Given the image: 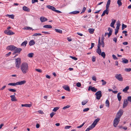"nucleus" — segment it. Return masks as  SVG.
I'll list each match as a JSON object with an SVG mask.
<instances>
[{
  "instance_id": "nucleus-25",
  "label": "nucleus",
  "mask_w": 131,
  "mask_h": 131,
  "mask_svg": "<svg viewBox=\"0 0 131 131\" xmlns=\"http://www.w3.org/2000/svg\"><path fill=\"white\" fill-rule=\"evenodd\" d=\"M122 62L123 63H127L128 62V60L125 58H122Z\"/></svg>"
},
{
  "instance_id": "nucleus-9",
  "label": "nucleus",
  "mask_w": 131,
  "mask_h": 131,
  "mask_svg": "<svg viewBox=\"0 0 131 131\" xmlns=\"http://www.w3.org/2000/svg\"><path fill=\"white\" fill-rule=\"evenodd\" d=\"M128 103V102L127 100H124L123 108H124L125 107L127 106Z\"/></svg>"
},
{
  "instance_id": "nucleus-53",
  "label": "nucleus",
  "mask_w": 131,
  "mask_h": 131,
  "mask_svg": "<svg viewBox=\"0 0 131 131\" xmlns=\"http://www.w3.org/2000/svg\"><path fill=\"white\" fill-rule=\"evenodd\" d=\"M85 123H83L81 125L78 126L77 127V128H79L82 127L84 124Z\"/></svg>"
},
{
  "instance_id": "nucleus-48",
  "label": "nucleus",
  "mask_w": 131,
  "mask_h": 131,
  "mask_svg": "<svg viewBox=\"0 0 131 131\" xmlns=\"http://www.w3.org/2000/svg\"><path fill=\"white\" fill-rule=\"evenodd\" d=\"M70 107V105H67L66 106H64L63 107L62 109L63 110H65L66 108H68L69 107Z\"/></svg>"
},
{
  "instance_id": "nucleus-52",
  "label": "nucleus",
  "mask_w": 131,
  "mask_h": 131,
  "mask_svg": "<svg viewBox=\"0 0 131 131\" xmlns=\"http://www.w3.org/2000/svg\"><path fill=\"white\" fill-rule=\"evenodd\" d=\"M89 109H90L89 108H86L84 109L83 110V111L84 112H87L89 110Z\"/></svg>"
},
{
  "instance_id": "nucleus-17",
  "label": "nucleus",
  "mask_w": 131,
  "mask_h": 131,
  "mask_svg": "<svg viewBox=\"0 0 131 131\" xmlns=\"http://www.w3.org/2000/svg\"><path fill=\"white\" fill-rule=\"evenodd\" d=\"M63 88L65 90L70 91V89L68 85H65L63 86Z\"/></svg>"
},
{
  "instance_id": "nucleus-63",
  "label": "nucleus",
  "mask_w": 131,
  "mask_h": 131,
  "mask_svg": "<svg viewBox=\"0 0 131 131\" xmlns=\"http://www.w3.org/2000/svg\"><path fill=\"white\" fill-rule=\"evenodd\" d=\"M11 54V52H9L6 54L5 56L6 57H8Z\"/></svg>"
},
{
  "instance_id": "nucleus-59",
  "label": "nucleus",
  "mask_w": 131,
  "mask_h": 131,
  "mask_svg": "<svg viewBox=\"0 0 131 131\" xmlns=\"http://www.w3.org/2000/svg\"><path fill=\"white\" fill-rule=\"evenodd\" d=\"M128 101H129L130 102H131V96H129L127 97Z\"/></svg>"
},
{
  "instance_id": "nucleus-15",
  "label": "nucleus",
  "mask_w": 131,
  "mask_h": 131,
  "mask_svg": "<svg viewBox=\"0 0 131 131\" xmlns=\"http://www.w3.org/2000/svg\"><path fill=\"white\" fill-rule=\"evenodd\" d=\"M21 49L19 48H17L16 47V48L15 50V53H20V52L21 51Z\"/></svg>"
},
{
  "instance_id": "nucleus-35",
  "label": "nucleus",
  "mask_w": 131,
  "mask_h": 131,
  "mask_svg": "<svg viewBox=\"0 0 131 131\" xmlns=\"http://www.w3.org/2000/svg\"><path fill=\"white\" fill-rule=\"evenodd\" d=\"M88 30L90 34H92L94 32V29L93 28H90Z\"/></svg>"
},
{
  "instance_id": "nucleus-8",
  "label": "nucleus",
  "mask_w": 131,
  "mask_h": 131,
  "mask_svg": "<svg viewBox=\"0 0 131 131\" xmlns=\"http://www.w3.org/2000/svg\"><path fill=\"white\" fill-rule=\"evenodd\" d=\"M90 90L93 92H96L97 90V89L96 88H95L94 87H92L91 86H90L88 88V91H89Z\"/></svg>"
},
{
  "instance_id": "nucleus-24",
  "label": "nucleus",
  "mask_w": 131,
  "mask_h": 131,
  "mask_svg": "<svg viewBox=\"0 0 131 131\" xmlns=\"http://www.w3.org/2000/svg\"><path fill=\"white\" fill-rule=\"evenodd\" d=\"M35 43V42L34 40H31L29 42V45L30 46H31L34 45Z\"/></svg>"
},
{
  "instance_id": "nucleus-44",
  "label": "nucleus",
  "mask_w": 131,
  "mask_h": 131,
  "mask_svg": "<svg viewBox=\"0 0 131 131\" xmlns=\"http://www.w3.org/2000/svg\"><path fill=\"white\" fill-rule=\"evenodd\" d=\"M95 126L92 124L91 126H89V127L90 128V129L91 130L94 128Z\"/></svg>"
},
{
  "instance_id": "nucleus-13",
  "label": "nucleus",
  "mask_w": 131,
  "mask_h": 131,
  "mask_svg": "<svg viewBox=\"0 0 131 131\" xmlns=\"http://www.w3.org/2000/svg\"><path fill=\"white\" fill-rule=\"evenodd\" d=\"M46 7L48 8L51 9L52 10L54 11L55 9H56V8L50 5H47Z\"/></svg>"
},
{
  "instance_id": "nucleus-10",
  "label": "nucleus",
  "mask_w": 131,
  "mask_h": 131,
  "mask_svg": "<svg viewBox=\"0 0 131 131\" xmlns=\"http://www.w3.org/2000/svg\"><path fill=\"white\" fill-rule=\"evenodd\" d=\"M26 82V81L25 80H24L20 81H19L17 82V85H22L25 84Z\"/></svg>"
},
{
  "instance_id": "nucleus-34",
  "label": "nucleus",
  "mask_w": 131,
  "mask_h": 131,
  "mask_svg": "<svg viewBox=\"0 0 131 131\" xmlns=\"http://www.w3.org/2000/svg\"><path fill=\"white\" fill-rule=\"evenodd\" d=\"M34 55V54L33 53H29L27 55V56L28 57L30 58H32Z\"/></svg>"
},
{
  "instance_id": "nucleus-21",
  "label": "nucleus",
  "mask_w": 131,
  "mask_h": 131,
  "mask_svg": "<svg viewBox=\"0 0 131 131\" xmlns=\"http://www.w3.org/2000/svg\"><path fill=\"white\" fill-rule=\"evenodd\" d=\"M21 106L22 107H30L31 106V104H22L21 105Z\"/></svg>"
},
{
  "instance_id": "nucleus-28",
  "label": "nucleus",
  "mask_w": 131,
  "mask_h": 131,
  "mask_svg": "<svg viewBox=\"0 0 131 131\" xmlns=\"http://www.w3.org/2000/svg\"><path fill=\"white\" fill-rule=\"evenodd\" d=\"M99 55H101L103 57V58H105V53L104 52H101L100 54Z\"/></svg>"
},
{
  "instance_id": "nucleus-64",
  "label": "nucleus",
  "mask_w": 131,
  "mask_h": 131,
  "mask_svg": "<svg viewBox=\"0 0 131 131\" xmlns=\"http://www.w3.org/2000/svg\"><path fill=\"white\" fill-rule=\"evenodd\" d=\"M117 26H119L121 25V24H120V22L118 20L117 21Z\"/></svg>"
},
{
  "instance_id": "nucleus-18",
  "label": "nucleus",
  "mask_w": 131,
  "mask_h": 131,
  "mask_svg": "<svg viewBox=\"0 0 131 131\" xmlns=\"http://www.w3.org/2000/svg\"><path fill=\"white\" fill-rule=\"evenodd\" d=\"M116 22V20H114V19H112V22L110 26L111 27H112L113 28H114L115 27L114 26V25L115 24V22Z\"/></svg>"
},
{
  "instance_id": "nucleus-33",
  "label": "nucleus",
  "mask_w": 131,
  "mask_h": 131,
  "mask_svg": "<svg viewBox=\"0 0 131 131\" xmlns=\"http://www.w3.org/2000/svg\"><path fill=\"white\" fill-rule=\"evenodd\" d=\"M8 85L11 86H15L17 85V82L16 83H10L8 84Z\"/></svg>"
},
{
  "instance_id": "nucleus-2",
  "label": "nucleus",
  "mask_w": 131,
  "mask_h": 131,
  "mask_svg": "<svg viewBox=\"0 0 131 131\" xmlns=\"http://www.w3.org/2000/svg\"><path fill=\"white\" fill-rule=\"evenodd\" d=\"M21 62V60L20 58H18L15 59V65L17 69H19L20 67Z\"/></svg>"
},
{
  "instance_id": "nucleus-51",
  "label": "nucleus",
  "mask_w": 131,
  "mask_h": 131,
  "mask_svg": "<svg viewBox=\"0 0 131 131\" xmlns=\"http://www.w3.org/2000/svg\"><path fill=\"white\" fill-rule=\"evenodd\" d=\"M125 70L127 72H130L131 71V68H126L125 69Z\"/></svg>"
},
{
  "instance_id": "nucleus-55",
  "label": "nucleus",
  "mask_w": 131,
  "mask_h": 131,
  "mask_svg": "<svg viewBox=\"0 0 131 131\" xmlns=\"http://www.w3.org/2000/svg\"><path fill=\"white\" fill-rule=\"evenodd\" d=\"M70 57L74 60H77V58L75 57L70 56Z\"/></svg>"
},
{
  "instance_id": "nucleus-38",
  "label": "nucleus",
  "mask_w": 131,
  "mask_h": 131,
  "mask_svg": "<svg viewBox=\"0 0 131 131\" xmlns=\"http://www.w3.org/2000/svg\"><path fill=\"white\" fill-rule=\"evenodd\" d=\"M8 90L10 91L13 92H15L16 91V90L12 89H8Z\"/></svg>"
},
{
  "instance_id": "nucleus-1",
  "label": "nucleus",
  "mask_w": 131,
  "mask_h": 131,
  "mask_svg": "<svg viewBox=\"0 0 131 131\" xmlns=\"http://www.w3.org/2000/svg\"><path fill=\"white\" fill-rule=\"evenodd\" d=\"M20 69L22 73L25 74L27 73L29 70V66L28 63L26 62H23L21 65Z\"/></svg>"
},
{
  "instance_id": "nucleus-37",
  "label": "nucleus",
  "mask_w": 131,
  "mask_h": 131,
  "mask_svg": "<svg viewBox=\"0 0 131 131\" xmlns=\"http://www.w3.org/2000/svg\"><path fill=\"white\" fill-rule=\"evenodd\" d=\"M96 52L99 55L101 53V50L100 49H97Z\"/></svg>"
},
{
  "instance_id": "nucleus-3",
  "label": "nucleus",
  "mask_w": 131,
  "mask_h": 131,
  "mask_svg": "<svg viewBox=\"0 0 131 131\" xmlns=\"http://www.w3.org/2000/svg\"><path fill=\"white\" fill-rule=\"evenodd\" d=\"M123 112L124 111L123 110L120 109L117 113L116 116V117L120 119L123 115Z\"/></svg>"
},
{
  "instance_id": "nucleus-40",
  "label": "nucleus",
  "mask_w": 131,
  "mask_h": 131,
  "mask_svg": "<svg viewBox=\"0 0 131 131\" xmlns=\"http://www.w3.org/2000/svg\"><path fill=\"white\" fill-rule=\"evenodd\" d=\"M117 3L119 6H121L122 5V3L120 0H118L117 1Z\"/></svg>"
},
{
  "instance_id": "nucleus-43",
  "label": "nucleus",
  "mask_w": 131,
  "mask_h": 131,
  "mask_svg": "<svg viewBox=\"0 0 131 131\" xmlns=\"http://www.w3.org/2000/svg\"><path fill=\"white\" fill-rule=\"evenodd\" d=\"M122 30H123L125 28H126L127 26L126 25H124V24H123L122 25Z\"/></svg>"
},
{
  "instance_id": "nucleus-23",
  "label": "nucleus",
  "mask_w": 131,
  "mask_h": 131,
  "mask_svg": "<svg viewBox=\"0 0 131 131\" xmlns=\"http://www.w3.org/2000/svg\"><path fill=\"white\" fill-rule=\"evenodd\" d=\"M43 27L47 28H52V26L50 25H45L43 26Z\"/></svg>"
},
{
  "instance_id": "nucleus-22",
  "label": "nucleus",
  "mask_w": 131,
  "mask_h": 131,
  "mask_svg": "<svg viewBox=\"0 0 131 131\" xmlns=\"http://www.w3.org/2000/svg\"><path fill=\"white\" fill-rule=\"evenodd\" d=\"M27 42L26 40H25L21 44V46L22 47H25L26 45L27 44Z\"/></svg>"
},
{
  "instance_id": "nucleus-61",
  "label": "nucleus",
  "mask_w": 131,
  "mask_h": 131,
  "mask_svg": "<svg viewBox=\"0 0 131 131\" xmlns=\"http://www.w3.org/2000/svg\"><path fill=\"white\" fill-rule=\"evenodd\" d=\"M92 80H93L94 81H96V77L94 76H92Z\"/></svg>"
},
{
  "instance_id": "nucleus-62",
  "label": "nucleus",
  "mask_w": 131,
  "mask_h": 131,
  "mask_svg": "<svg viewBox=\"0 0 131 131\" xmlns=\"http://www.w3.org/2000/svg\"><path fill=\"white\" fill-rule=\"evenodd\" d=\"M112 57L115 60H117V58L116 57V56L114 54H113Z\"/></svg>"
},
{
  "instance_id": "nucleus-12",
  "label": "nucleus",
  "mask_w": 131,
  "mask_h": 131,
  "mask_svg": "<svg viewBox=\"0 0 131 131\" xmlns=\"http://www.w3.org/2000/svg\"><path fill=\"white\" fill-rule=\"evenodd\" d=\"M108 31H109L108 34V37H109L112 34L113 30L110 27H108Z\"/></svg>"
},
{
  "instance_id": "nucleus-36",
  "label": "nucleus",
  "mask_w": 131,
  "mask_h": 131,
  "mask_svg": "<svg viewBox=\"0 0 131 131\" xmlns=\"http://www.w3.org/2000/svg\"><path fill=\"white\" fill-rule=\"evenodd\" d=\"M88 102L87 100H84L82 102V105H85Z\"/></svg>"
},
{
  "instance_id": "nucleus-11",
  "label": "nucleus",
  "mask_w": 131,
  "mask_h": 131,
  "mask_svg": "<svg viewBox=\"0 0 131 131\" xmlns=\"http://www.w3.org/2000/svg\"><path fill=\"white\" fill-rule=\"evenodd\" d=\"M40 20L41 22H43L47 20V19L44 17L42 16L40 18Z\"/></svg>"
},
{
  "instance_id": "nucleus-7",
  "label": "nucleus",
  "mask_w": 131,
  "mask_h": 131,
  "mask_svg": "<svg viewBox=\"0 0 131 131\" xmlns=\"http://www.w3.org/2000/svg\"><path fill=\"white\" fill-rule=\"evenodd\" d=\"M16 48V47L14 46H7L6 48V49L7 50H11V51H13L15 50Z\"/></svg>"
},
{
  "instance_id": "nucleus-46",
  "label": "nucleus",
  "mask_w": 131,
  "mask_h": 131,
  "mask_svg": "<svg viewBox=\"0 0 131 131\" xmlns=\"http://www.w3.org/2000/svg\"><path fill=\"white\" fill-rule=\"evenodd\" d=\"M101 81L102 83V85H105L106 84V82L104 81V80H102Z\"/></svg>"
},
{
  "instance_id": "nucleus-60",
  "label": "nucleus",
  "mask_w": 131,
  "mask_h": 131,
  "mask_svg": "<svg viewBox=\"0 0 131 131\" xmlns=\"http://www.w3.org/2000/svg\"><path fill=\"white\" fill-rule=\"evenodd\" d=\"M71 127V126H67L65 127L64 128L65 129H69Z\"/></svg>"
},
{
  "instance_id": "nucleus-47",
  "label": "nucleus",
  "mask_w": 131,
  "mask_h": 131,
  "mask_svg": "<svg viewBox=\"0 0 131 131\" xmlns=\"http://www.w3.org/2000/svg\"><path fill=\"white\" fill-rule=\"evenodd\" d=\"M41 34L40 33H35L33 35V36H41Z\"/></svg>"
},
{
  "instance_id": "nucleus-49",
  "label": "nucleus",
  "mask_w": 131,
  "mask_h": 131,
  "mask_svg": "<svg viewBox=\"0 0 131 131\" xmlns=\"http://www.w3.org/2000/svg\"><path fill=\"white\" fill-rule=\"evenodd\" d=\"M76 85L78 87H79L81 86V84L80 82H78L76 83Z\"/></svg>"
},
{
  "instance_id": "nucleus-5",
  "label": "nucleus",
  "mask_w": 131,
  "mask_h": 131,
  "mask_svg": "<svg viewBox=\"0 0 131 131\" xmlns=\"http://www.w3.org/2000/svg\"><path fill=\"white\" fill-rule=\"evenodd\" d=\"M120 121V119L117 118H116L114 119L113 122V126L114 127H116L118 124L119 123Z\"/></svg>"
},
{
  "instance_id": "nucleus-42",
  "label": "nucleus",
  "mask_w": 131,
  "mask_h": 131,
  "mask_svg": "<svg viewBox=\"0 0 131 131\" xmlns=\"http://www.w3.org/2000/svg\"><path fill=\"white\" fill-rule=\"evenodd\" d=\"M23 29H24L27 30H31L32 29V28L29 27H25L24 28H23Z\"/></svg>"
},
{
  "instance_id": "nucleus-14",
  "label": "nucleus",
  "mask_w": 131,
  "mask_h": 131,
  "mask_svg": "<svg viewBox=\"0 0 131 131\" xmlns=\"http://www.w3.org/2000/svg\"><path fill=\"white\" fill-rule=\"evenodd\" d=\"M100 119L99 118H97L92 123V124L95 126L97 123L99 121Z\"/></svg>"
},
{
  "instance_id": "nucleus-58",
  "label": "nucleus",
  "mask_w": 131,
  "mask_h": 131,
  "mask_svg": "<svg viewBox=\"0 0 131 131\" xmlns=\"http://www.w3.org/2000/svg\"><path fill=\"white\" fill-rule=\"evenodd\" d=\"M35 70H36V71H37L38 72L40 73H41L42 72V71L40 69H35Z\"/></svg>"
},
{
  "instance_id": "nucleus-4",
  "label": "nucleus",
  "mask_w": 131,
  "mask_h": 131,
  "mask_svg": "<svg viewBox=\"0 0 131 131\" xmlns=\"http://www.w3.org/2000/svg\"><path fill=\"white\" fill-rule=\"evenodd\" d=\"M95 95L96 96V99L98 100H100L102 96L101 91H97L95 93Z\"/></svg>"
},
{
  "instance_id": "nucleus-54",
  "label": "nucleus",
  "mask_w": 131,
  "mask_h": 131,
  "mask_svg": "<svg viewBox=\"0 0 131 131\" xmlns=\"http://www.w3.org/2000/svg\"><path fill=\"white\" fill-rule=\"evenodd\" d=\"M55 114V113L53 112H52L50 114V115L51 118Z\"/></svg>"
},
{
  "instance_id": "nucleus-19",
  "label": "nucleus",
  "mask_w": 131,
  "mask_h": 131,
  "mask_svg": "<svg viewBox=\"0 0 131 131\" xmlns=\"http://www.w3.org/2000/svg\"><path fill=\"white\" fill-rule=\"evenodd\" d=\"M11 98V100L12 101H17V100L16 99V97H15L14 95H12L10 96Z\"/></svg>"
},
{
  "instance_id": "nucleus-39",
  "label": "nucleus",
  "mask_w": 131,
  "mask_h": 131,
  "mask_svg": "<svg viewBox=\"0 0 131 131\" xmlns=\"http://www.w3.org/2000/svg\"><path fill=\"white\" fill-rule=\"evenodd\" d=\"M79 13V12L78 11H74L70 13L73 14H77Z\"/></svg>"
},
{
  "instance_id": "nucleus-29",
  "label": "nucleus",
  "mask_w": 131,
  "mask_h": 131,
  "mask_svg": "<svg viewBox=\"0 0 131 131\" xmlns=\"http://www.w3.org/2000/svg\"><path fill=\"white\" fill-rule=\"evenodd\" d=\"M55 30L57 32H58L60 34L62 33V31L61 30L58 29H55Z\"/></svg>"
},
{
  "instance_id": "nucleus-31",
  "label": "nucleus",
  "mask_w": 131,
  "mask_h": 131,
  "mask_svg": "<svg viewBox=\"0 0 131 131\" xmlns=\"http://www.w3.org/2000/svg\"><path fill=\"white\" fill-rule=\"evenodd\" d=\"M106 106L107 107H108L110 106V103L109 101L107 100L105 102Z\"/></svg>"
},
{
  "instance_id": "nucleus-41",
  "label": "nucleus",
  "mask_w": 131,
  "mask_h": 131,
  "mask_svg": "<svg viewBox=\"0 0 131 131\" xmlns=\"http://www.w3.org/2000/svg\"><path fill=\"white\" fill-rule=\"evenodd\" d=\"M108 8H107V7H106V9L103 12H104L107 15L108 14Z\"/></svg>"
},
{
  "instance_id": "nucleus-57",
  "label": "nucleus",
  "mask_w": 131,
  "mask_h": 131,
  "mask_svg": "<svg viewBox=\"0 0 131 131\" xmlns=\"http://www.w3.org/2000/svg\"><path fill=\"white\" fill-rule=\"evenodd\" d=\"M96 57L93 56L92 57V60L93 62H95V61Z\"/></svg>"
},
{
  "instance_id": "nucleus-45",
  "label": "nucleus",
  "mask_w": 131,
  "mask_h": 131,
  "mask_svg": "<svg viewBox=\"0 0 131 131\" xmlns=\"http://www.w3.org/2000/svg\"><path fill=\"white\" fill-rule=\"evenodd\" d=\"M59 107H55L52 110V111L54 112H56L59 109Z\"/></svg>"
},
{
  "instance_id": "nucleus-16",
  "label": "nucleus",
  "mask_w": 131,
  "mask_h": 131,
  "mask_svg": "<svg viewBox=\"0 0 131 131\" xmlns=\"http://www.w3.org/2000/svg\"><path fill=\"white\" fill-rule=\"evenodd\" d=\"M23 10L26 12H29L30 11V9L26 6L23 7Z\"/></svg>"
},
{
  "instance_id": "nucleus-50",
  "label": "nucleus",
  "mask_w": 131,
  "mask_h": 131,
  "mask_svg": "<svg viewBox=\"0 0 131 131\" xmlns=\"http://www.w3.org/2000/svg\"><path fill=\"white\" fill-rule=\"evenodd\" d=\"M117 97L118 100L120 101L121 99V96L120 95H117Z\"/></svg>"
},
{
  "instance_id": "nucleus-56",
  "label": "nucleus",
  "mask_w": 131,
  "mask_h": 131,
  "mask_svg": "<svg viewBox=\"0 0 131 131\" xmlns=\"http://www.w3.org/2000/svg\"><path fill=\"white\" fill-rule=\"evenodd\" d=\"M86 8H85V7H84L83 8L82 10V11L81 12V13H84L85 12V10H86Z\"/></svg>"
},
{
  "instance_id": "nucleus-26",
  "label": "nucleus",
  "mask_w": 131,
  "mask_h": 131,
  "mask_svg": "<svg viewBox=\"0 0 131 131\" xmlns=\"http://www.w3.org/2000/svg\"><path fill=\"white\" fill-rule=\"evenodd\" d=\"M110 2L111 0H108L107 2L106 6V7H107V8H108L109 7Z\"/></svg>"
},
{
  "instance_id": "nucleus-30",
  "label": "nucleus",
  "mask_w": 131,
  "mask_h": 131,
  "mask_svg": "<svg viewBox=\"0 0 131 131\" xmlns=\"http://www.w3.org/2000/svg\"><path fill=\"white\" fill-rule=\"evenodd\" d=\"M15 34L14 32H13L12 31L10 30H8V35H11L14 34Z\"/></svg>"
},
{
  "instance_id": "nucleus-6",
  "label": "nucleus",
  "mask_w": 131,
  "mask_h": 131,
  "mask_svg": "<svg viewBox=\"0 0 131 131\" xmlns=\"http://www.w3.org/2000/svg\"><path fill=\"white\" fill-rule=\"evenodd\" d=\"M115 77L116 79L119 81H123V77L121 74H116L115 75Z\"/></svg>"
},
{
  "instance_id": "nucleus-32",
  "label": "nucleus",
  "mask_w": 131,
  "mask_h": 131,
  "mask_svg": "<svg viewBox=\"0 0 131 131\" xmlns=\"http://www.w3.org/2000/svg\"><path fill=\"white\" fill-rule=\"evenodd\" d=\"M6 16H7L9 18H10L12 19H14V16L13 15H10L7 14Z\"/></svg>"
},
{
  "instance_id": "nucleus-27",
  "label": "nucleus",
  "mask_w": 131,
  "mask_h": 131,
  "mask_svg": "<svg viewBox=\"0 0 131 131\" xmlns=\"http://www.w3.org/2000/svg\"><path fill=\"white\" fill-rule=\"evenodd\" d=\"M129 89V86H127L125 88L123 89V91L124 92H126Z\"/></svg>"
},
{
  "instance_id": "nucleus-20",
  "label": "nucleus",
  "mask_w": 131,
  "mask_h": 131,
  "mask_svg": "<svg viewBox=\"0 0 131 131\" xmlns=\"http://www.w3.org/2000/svg\"><path fill=\"white\" fill-rule=\"evenodd\" d=\"M104 38L103 37V35H102V37L101 38V45H102V47H104Z\"/></svg>"
}]
</instances>
